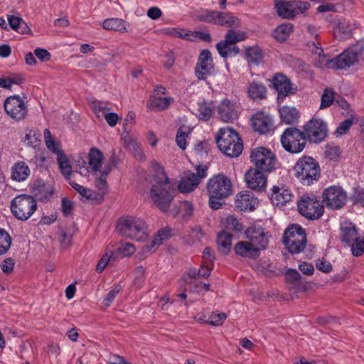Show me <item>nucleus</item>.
<instances>
[{"label": "nucleus", "instance_id": "obj_12", "mask_svg": "<svg viewBox=\"0 0 364 364\" xmlns=\"http://www.w3.org/2000/svg\"><path fill=\"white\" fill-rule=\"evenodd\" d=\"M364 59V45L358 43L333 58V69H345Z\"/></svg>", "mask_w": 364, "mask_h": 364}, {"label": "nucleus", "instance_id": "obj_11", "mask_svg": "<svg viewBox=\"0 0 364 364\" xmlns=\"http://www.w3.org/2000/svg\"><path fill=\"white\" fill-rule=\"evenodd\" d=\"M250 159L255 169L269 173L275 168V155L267 148L261 146L254 149L251 152Z\"/></svg>", "mask_w": 364, "mask_h": 364}, {"label": "nucleus", "instance_id": "obj_19", "mask_svg": "<svg viewBox=\"0 0 364 364\" xmlns=\"http://www.w3.org/2000/svg\"><path fill=\"white\" fill-rule=\"evenodd\" d=\"M264 173L255 168L249 169L245 175V180L248 188L256 191L264 190L267 185V177Z\"/></svg>", "mask_w": 364, "mask_h": 364}, {"label": "nucleus", "instance_id": "obj_15", "mask_svg": "<svg viewBox=\"0 0 364 364\" xmlns=\"http://www.w3.org/2000/svg\"><path fill=\"white\" fill-rule=\"evenodd\" d=\"M7 115L15 121L24 119L28 115V105L19 95H14L8 97L4 103Z\"/></svg>", "mask_w": 364, "mask_h": 364}, {"label": "nucleus", "instance_id": "obj_62", "mask_svg": "<svg viewBox=\"0 0 364 364\" xmlns=\"http://www.w3.org/2000/svg\"><path fill=\"white\" fill-rule=\"evenodd\" d=\"M164 32L166 34L174 37L185 38L188 36L185 30L178 28H167L164 29Z\"/></svg>", "mask_w": 364, "mask_h": 364}, {"label": "nucleus", "instance_id": "obj_39", "mask_svg": "<svg viewBox=\"0 0 364 364\" xmlns=\"http://www.w3.org/2000/svg\"><path fill=\"white\" fill-rule=\"evenodd\" d=\"M318 56L314 58V65L317 68L333 69V59L323 53L322 48H316Z\"/></svg>", "mask_w": 364, "mask_h": 364}, {"label": "nucleus", "instance_id": "obj_63", "mask_svg": "<svg viewBox=\"0 0 364 364\" xmlns=\"http://www.w3.org/2000/svg\"><path fill=\"white\" fill-rule=\"evenodd\" d=\"M228 225L235 231L240 232L243 230L242 224L233 216H228L226 219Z\"/></svg>", "mask_w": 364, "mask_h": 364}, {"label": "nucleus", "instance_id": "obj_35", "mask_svg": "<svg viewBox=\"0 0 364 364\" xmlns=\"http://www.w3.org/2000/svg\"><path fill=\"white\" fill-rule=\"evenodd\" d=\"M173 102V98L171 97H162L161 96L153 95L150 97L148 100L147 105L149 108L161 111L168 108Z\"/></svg>", "mask_w": 364, "mask_h": 364}, {"label": "nucleus", "instance_id": "obj_24", "mask_svg": "<svg viewBox=\"0 0 364 364\" xmlns=\"http://www.w3.org/2000/svg\"><path fill=\"white\" fill-rule=\"evenodd\" d=\"M333 28L334 36L337 39L343 41L351 36L355 25L350 24L345 18H336L333 21Z\"/></svg>", "mask_w": 364, "mask_h": 364}, {"label": "nucleus", "instance_id": "obj_59", "mask_svg": "<svg viewBox=\"0 0 364 364\" xmlns=\"http://www.w3.org/2000/svg\"><path fill=\"white\" fill-rule=\"evenodd\" d=\"M353 124V122L351 119H347L341 122L336 130V135L341 136L346 134L349 130Z\"/></svg>", "mask_w": 364, "mask_h": 364}, {"label": "nucleus", "instance_id": "obj_53", "mask_svg": "<svg viewBox=\"0 0 364 364\" xmlns=\"http://www.w3.org/2000/svg\"><path fill=\"white\" fill-rule=\"evenodd\" d=\"M136 251L134 245L130 242L121 243L117 249V252L122 257H129Z\"/></svg>", "mask_w": 364, "mask_h": 364}, {"label": "nucleus", "instance_id": "obj_16", "mask_svg": "<svg viewBox=\"0 0 364 364\" xmlns=\"http://www.w3.org/2000/svg\"><path fill=\"white\" fill-rule=\"evenodd\" d=\"M304 129L309 140L315 143L321 141L327 135V124L319 118L311 119Z\"/></svg>", "mask_w": 364, "mask_h": 364}, {"label": "nucleus", "instance_id": "obj_55", "mask_svg": "<svg viewBox=\"0 0 364 364\" xmlns=\"http://www.w3.org/2000/svg\"><path fill=\"white\" fill-rule=\"evenodd\" d=\"M286 280L292 284L294 286H297L299 283L301 275L298 271L293 269H289L285 273Z\"/></svg>", "mask_w": 364, "mask_h": 364}, {"label": "nucleus", "instance_id": "obj_33", "mask_svg": "<svg viewBox=\"0 0 364 364\" xmlns=\"http://www.w3.org/2000/svg\"><path fill=\"white\" fill-rule=\"evenodd\" d=\"M245 58L248 63L258 65L263 60V51L257 46L247 47L245 48Z\"/></svg>", "mask_w": 364, "mask_h": 364}, {"label": "nucleus", "instance_id": "obj_1", "mask_svg": "<svg viewBox=\"0 0 364 364\" xmlns=\"http://www.w3.org/2000/svg\"><path fill=\"white\" fill-rule=\"evenodd\" d=\"M207 191L210 207L218 210L223 204L222 200L232 193L231 181L223 174L213 176L208 181Z\"/></svg>", "mask_w": 364, "mask_h": 364}, {"label": "nucleus", "instance_id": "obj_20", "mask_svg": "<svg viewBox=\"0 0 364 364\" xmlns=\"http://www.w3.org/2000/svg\"><path fill=\"white\" fill-rule=\"evenodd\" d=\"M217 113L221 120L230 122L237 118L238 107L235 102L224 99L217 106Z\"/></svg>", "mask_w": 364, "mask_h": 364}, {"label": "nucleus", "instance_id": "obj_29", "mask_svg": "<svg viewBox=\"0 0 364 364\" xmlns=\"http://www.w3.org/2000/svg\"><path fill=\"white\" fill-rule=\"evenodd\" d=\"M340 230L341 240L349 245L358 237L355 225L348 220H343L341 223Z\"/></svg>", "mask_w": 364, "mask_h": 364}, {"label": "nucleus", "instance_id": "obj_54", "mask_svg": "<svg viewBox=\"0 0 364 364\" xmlns=\"http://www.w3.org/2000/svg\"><path fill=\"white\" fill-rule=\"evenodd\" d=\"M122 289V287L120 284L114 285L111 291L107 294V296L104 299L102 302L104 306H109Z\"/></svg>", "mask_w": 364, "mask_h": 364}, {"label": "nucleus", "instance_id": "obj_23", "mask_svg": "<svg viewBox=\"0 0 364 364\" xmlns=\"http://www.w3.org/2000/svg\"><path fill=\"white\" fill-rule=\"evenodd\" d=\"M262 249L250 241H240L234 247L236 255L245 258L256 259L259 257Z\"/></svg>", "mask_w": 364, "mask_h": 364}, {"label": "nucleus", "instance_id": "obj_32", "mask_svg": "<svg viewBox=\"0 0 364 364\" xmlns=\"http://www.w3.org/2000/svg\"><path fill=\"white\" fill-rule=\"evenodd\" d=\"M102 26L105 30H112L119 33H127L129 31L127 26L129 23L119 18H110L105 19Z\"/></svg>", "mask_w": 364, "mask_h": 364}, {"label": "nucleus", "instance_id": "obj_46", "mask_svg": "<svg viewBox=\"0 0 364 364\" xmlns=\"http://www.w3.org/2000/svg\"><path fill=\"white\" fill-rule=\"evenodd\" d=\"M196 114L200 119L208 120L213 115V109L210 105L206 102L198 103Z\"/></svg>", "mask_w": 364, "mask_h": 364}, {"label": "nucleus", "instance_id": "obj_5", "mask_svg": "<svg viewBox=\"0 0 364 364\" xmlns=\"http://www.w3.org/2000/svg\"><path fill=\"white\" fill-rule=\"evenodd\" d=\"M294 169L296 177L304 185L309 186L319 178V165L312 157L304 156L299 159Z\"/></svg>", "mask_w": 364, "mask_h": 364}, {"label": "nucleus", "instance_id": "obj_57", "mask_svg": "<svg viewBox=\"0 0 364 364\" xmlns=\"http://www.w3.org/2000/svg\"><path fill=\"white\" fill-rule=\"evenodd\" d=\"M226 318L227 315L225 313H212L209 316L210 324L214 326H220Z\"/></svg>", "mask_w": 364, "mask_h": 364}, {"label": "nucleus", "instance_id": "obj_44", "mask_svg": "<svg viewBox=\"0 0 364 364\" xmlns=\"http://www.w3.org/2000/svg\"><path fill=\"white\" fill-rule=\"evenodd\" d=\"M57 161L61 173L66 178L69 179L72 174V166L68 158L63 153H60L57 156Z\"/></svg>", "mask_w": 364, "mask_h": 364}, {"label": "nucleus", "instance_id": "obj_9", "mask_svg": "<svg viewBox=\"0 0 364 364\" xmlns=\"http://www.w3.org/2000/svg\"><path fill=\"white\" fill-rule=\"evenodd\" d=\"M37 203L31 196L21 194L16 196L11 202V211L18 220H28L36 210Z\"/></svg>", "mask_w": 364, "mask_h": 364}, {"label": "nucleus", "instance_id": "obj_27", "mask_svg": "<svg viewBox=\"0 0 364 364\" xmlns=\"http://www.w3.org/2000/svg\"><path fill=\"white\" fill-rule=\"evenodd\" d=\"M257 203V198L249 191H242L236 196L235 206L242 211L252 210Z\"/></svg>", "mask_w": 364, "mask_h": 364}, {"label": "nucleus", "instance_id": "obj_22", "mask_svg": "<svg viewBox=\"0 0 364 364\" xmlns=\"http://www.w3.org/2000/svg\"><path fill=\"white\" fill-rule=\"evenodd\" d=\"M252 126L255 132L267 134L272 129L273 121L268 114L258 112L252 117Z\"/></svg>", "mask_w": 364, "mask_h": 364}, {"label": "nucleus", "instance_id": "obj_18", "mask_svg": "<svg viewBox=\"0 0 364 364\" xmlns=\"http://www.w3.org/2000/svg\"><path fill=\"white\" fill-rule=\"evenodd\" d=\"M213 63L211 53L203 50L198 57L196 67V75L198 80H205L213 72Z\"/></svg>", "mask_w": 364, "mask_h": 364}, {"label": "nucleus", "instance_id": "obj_2", "mask_svg": "<svg viewBox=\"0 0 364 364\" xmlns=\"http://www.w3.org/2000/svg\"><path fill=\"white\" fill-rule=\"evenodd\" d=\"M118 232L136 241H145L150 231L146 222L137 217L126 216L121 218L117 225Z\"/></svg>", "mask_w": 364, "mask_h": 364}, {"label": "nucleus", "instance_id": "obj_14", "mask_svg": "<svg viewBox=\"0 0 364 364\" xmlns=\"http://www.w3.org/2000/svg\"><path fill=\"white\" fill-rule=\"evenodd\" d=\"M346 200L347 193L340 186H330L322 192V203L329 209H341Z\"/></svg>", "mask_w": 364, "mask_h": 364}, {"label": "nucleus", "instance_id": "obj_4", "mask_svg": "<svg viewBox=\"0 0 364 364\" xmlns=\"http://www.w3.org/2000/svg\"><path fill=\"white\" fill-rule=\"evenodd\" d=\"M216 143L219 149L230 157L238 156L243 149L242 139L232 129L220 128L216 134Z\"/></svg>", "mask_w": 364, "mask_h": 364}, {"label": "nucleus", "instance_id": "obj_17", "mask_svg": "<svg viewBox=\"0 0 364 364\" xmlns=\"http://www.w3.org/2000/svg\"><path fill=\"white\" fill-rule=\"evenodd\" d=\"M274 88L277 92V100L282 102L289 95L294 94L297 91V86L282 74H276L272 80Z\"/></svg>", "mask_w": 364, "mask_h": 364}, {"label": "nucleus", "instance_id": "obj_52", "mask_svg": "<svg viewBox=\"0 0 364 364\" xmlns=\"http://www.w3.org/2000/svg\"><path fill=\"white\" fill-rule=\"evenodd\" d=\"M350 245L352 254L355 257L360 256L364 252V233L362 237L358 236Z\"/></svg>", "mask_w": 364, "mask_h": 364}, {"label": "nucleus", "instance_id": "obj_49", "mask_svg": "<svg viewBox=\"0 0 364 364\" xmlns=\"http://www.w3.org/2000/svg\"><path fill=\"white\" fill-rule=\"evenodd\" d=\"M191 131L188 127H181L177 132L176 141L177 145L181 149H185L186 148L187 141L186 139L190 134Z\"/></svg>", "mask_w": 364, "mask_h": 364}, {"label": "nucleus", "instance_id": "obj_6", "mask_svg": "<svg viewBox=\"0 0 364 364\" xmlns=\"http://www.w3.org/2000/svg\"><path fill=\"white\" fill-rule=\"evenodd\" d=\"M196 18L200 21L225 26L232 28L241 26L240 20L229 13L201 9L196 13Z\"/></svg>", "mask_w": 364, "mask_h": 364}, {"label": "nucleus", "instance_id": "obj_31", "mask_svg": "<svg viewBox=\"0 0 364 364\" xmlns=\"http://www.w3.org/2000/svg\"><path fill=\"white\" fill-rule=\"evenodd\" d=\"M282 122L286 124H296L299 122V112L294 107L283 106L279 109Z\"/></svg>", "mask_w": 364, "mask_h": 364}, {"label": "nucleus", "instance_id": "obj_64", "mask_svg": "<svg viewBox=\"0 0 364 364\" xmlns=\"http://www.w3.org/2000/svg\"><path fill=\"white\" fill-rule=\"evenodd\" d=\"M108 364H132L125 360L123 357L117 355H111L108 358Z\"/></svg>", "mask_w": 364, "mask_h": 364}, {"label": "nucleus", "instance_id": "obj_13", "mask_svg": "<svg viewBox=\"0 0 364 364\" xmlns=\"http://www.w3.org/2000/svg\"><path fill=\"white\" fill-rule=\"evenodd\" d=\"M310 5L306 1L275 0L274 8L282 18L291 19L306 11Z\"/></svg>", "mask_w": 364, "mask_h": 364}, {"label": "nucleus", "instance_id": "obj_37", "mask_svg": "<svg viewBox=\"0 0 364 364\" xmlns=\"http://www.w3.org/2000/svg\"><path fill=\"white\" fill-rule=\"evenodd\" d=\"M232 235L222 231L218 235L217 244L218 250L223 254H228L231 248Z\"/></svg>", "mask_w": 364, "mask_h": 364}, {"label": "nucleus", "instance_id": "obj_3", "mask_svg": "<svg viewBox=\"0 0 364 364\" xmlns=\"http://www.w3.org/2000/svg\"><path fill=\"white\" fill-rule=\"evenodd\" d=\"M149 198L153 204L162 212H166L173 200L175 190L171 179L150 182Z\"/></svg>", "mask_w": 364, "mask_h": 364}, {"label": "nucleus", "instance_id": "obj_28", "mask_svg": "<svg viewBox=\"0 0 364 364\" xmlns=\"http://www.w3.org/2000/svg\"><path fill=\"white\" fill-rule=\"evenodd\" d=\"M31 170L25 161H16L11 168V178L17 182L25 181L30 176Z\"/></svg>", "mask_w": 364, "mask_h": 364}, {"label": "nucleus", "instance_id": "obj_60", "mask_svg": "<svg viewBox=\"0 0 364 364\" xmlns=\"http://www.w3.org/2000/svg\"><path fill=\"white\" fill-rule=\"evenodd\" d=\"M179 213L184 217L190 216L193 213V205L188 201H183L180 203L178 207Z\"/></svg>", "mask_w": 364, "mask_h": 364}, {"label": "nucleus", "instance_id": "obj_48", "mask_svg": "<svg viewBox=\"0 0 364 364\" xmlns=\"http://www.w3.org/2000/svg\"><path fill=\"white\" fill-rule=\"evenodd\" d=\"M11 245L10 235L4 229L0 228V255L8 252Z\"/></svg>", "mask_w": 364, "mask_h": 364}, {"label": "nucleus", "instance_id": "obj_40", "mask_svg": "<svg viewBox=\"0 0 364 364\" xmlns=\"http://www.w3.org/2000/svg\"><path fill=\"white\" fill-rule=\"evenodd\" d=\"M198 178L191 173L183 178L178 185L181 192L188 193L195 189L198 185Z\"/></svg>", "mask_w": 364, "mask_h": 364}, {"label": "nucleus", "instance_id": "obj_45", "mask_svg": "<svg viewBox=\"0 0 364 364\" xmlns=\"http://www.w3.org/2000/svg\"><path fill=\"white\" fill-rule=\"evenodd\" d=\"M90 106L92 110L99 119L103 118L106 113L110 111V109L108 108L106 103L97 100L90 101Z\"/></svg>", "mask_w": 364, "mask_h": 364}, {"label": "nucleus", "instance_id": "obj_34", "mask_svg": "<svg viewBox=\"0 0 364 364\" xmlns=\"http://www.w3.org/2000/svg\"><path fill=\"white\" fill-rule=\"evenodd\" d=\"M216 48L223 58L236 55L240 53L239 47L227 41L225 38L217 43Z\"/></svg>", "mask_w": 364, "mask_h": 364}, {"label": "nucleus", "instance_id": "obj_42", "mask_svg": "<svg viewBox=\"0 0 364 364\" xmlns=\"http://www.w3.org/2000/svg\"><path fill=\"white\" fill-rule=\"evenodd\" d=\"M247 38L245 31L235 29H230L225 36V38L230 43L236 45L237 43L244 41Z\"/></svg>", "mask_w": 364, "mask_h": 364}, {"label": "nucleus", "instance_id": "obj_43", "mask_svg": "<svg viewBox=\"0 0 364 364\" xmlns=\"http://www.w3.org/2000/svg\"><path fill=\"white\" fill-rule=\"evenodd\" d=\"M151 166L154 174L153 175L150 182L157 181H165L166 178H168L166 175L164 168L161 163L156 160L151 161Z\"/></svg>", "mask_w": 364, "mask_h": 364}, {"label": "nucleus", "instance_id": "obj_38", "mask_svg": "<svg viewBox=\"0 0 364 364\" xmlns=\"http://www.w3.org/2000/svg\"><path fill=\"white\" fill-rule=\"evenodd\" d=\"M7 19L13 30L21 33H28L31 32V29L27 26L22 18L14 15H9Z\"/></svg>", "mask_w": 364, "mask_h": 364}, {"label": "nucleus", "instance_id": "obj_56", "mask_svg": "<svg viewBox=\"0 0 364 364\" xmlns=\"http://www.w3.org/2000/svg\"><path fill=\"white\" fill-rule=\"evenodd\" d=\"M70 185L77 192L79 193L82 197L85 198L86 199H90L92 196V190L85 188L82 186L77 183L75 181H70Z\"/></svg>", "mask_w": 364, "mask_h": 364}, {"label": "nucleus", "instance_id": "obj_26", "mask_svg": "<svg viewBox=\"0 0 364 364\" xmlns=\"http://www.w3.org/2000/svg\"><path fill=\"white\" fill-rule=\"evenodd\" d=\"M270 199L275 205H284L291 200L292 191L287 186H273Z\"/></svg>", "mask_w": 364, "mask_h": 364}, {"label": "nucleus", "instance_id": "obj_36", "mask_svg": "<svg viewBox=\"0 0 364 364\" xmlns=\"http://www.w3.org/2000/svg\"><path fill=\"white\" fill-rule=\"evenodd\" d=\"M103 159L102 153L96 148H92L88 154V164L95 172H101Z\"/></svg>", "mask_w": 364, "mask_h": 364}, {"label": "nucleus", "instance_id": "obj_58", "mask_svg": "<svg viewBox=\"0 0 364 364\" xmlns=\"http://www.w3.org/2000/svg\"><path fill=\"white\" fill-rule=\"evenodd\" d=\"M14 259L11 257H8L1 263L0 267L4 273L9 274L14 270Z\"/></svg>", "mask_w": 364, "mask_h": 364}, {"label": "nucleus", "instance_id": "obj_30", "mask_svg": "<svg viewBox=\"0 0 364 364\" xmlns=\"http://www.w3.org/2000/svg\"><path fill=\"white\" fill-rule=\"evenodd\" d=\"M267 87L261 82L253 80L247 87L248 96L255 101H259L266 97Z\"/></svg>", "mask_w": 364, "mask_h": 364}, {"label": "nucleus", "instance_id": "obj_7", "mask_svg": "<svg viewBox=\"0 0 364 364\" xmlns=\"http://www.w3.org/2000/svg\"><path fill=\"white\" fill-rule=\"evenodd\" d=\"M283 243L291 254L302 252L306 245V236L304 229L299 225L289 226L284 232Z\"/></svg>", "mask_w": 364, "mask_h": 364}, {"label": "nucleus", "instance_id": "obj_61", "mask_svg": "<svg viewBox=\"0 0 364 364\" xmlns=\"http://www.w3.org/2000/svg\"><path fill=\"white\" fill-rule=\"evenodd\" d=\"M326 156L331 161H337L341 154L340 149L338 146L328 147L326 151Z\"/></svg>", "mask_w": 364, "mask_h": 364}, {"label": "nucleus", "instance_id": "obj_10", "mask_svg": "<svg viewBox=\"0 0 364 364\" xmlns=\"http://www.w3.org/2000/svg\"><path fill=\"white\" fill-rule=\"evenodd\" d=\"M306 143L305 133L296 127H289L284 130L281 136V144L288 152L298 154L303 151Z\"/></svg>", "mask_w": 364, "mask_h": 364}, {"label": "nucleus", "instance_id": "obj_47", "mask_svg": "<svg viewBox=\"0 0 364 364\" xmlns=\"http://www.w3.org/2000/svg\"><path fill=\"white\" fill-rule=\"evenodd\" d=\"M337 94L331 89L326 88L324 90L321 96V102L320 108L324 109L329 107L336 99Z\"/></svg>", "mask_w": 364, "mask_h": 364}, {"label": "nucleus", "instance_id": "obj_25", "mask_svg": "<svg viewBox=\"0 0 364 364\" xmlns=\"http://www.w3.org/2000/svg\"><path fill=\"white\" fill-rule=\"evenodd\" d=\"M171 236L169 230L162 229L159 230L149 245H145L141 248V251L137 254V257L139 260H143L147 256L148 253L151 252L155 248L159 247L163 241L166 240Z\"/></svg>", "mask_w": 364, "mask_h": 364}, {"label": "nucleus", "instance_id": "obj_8", "mask_svg": "<svg viewBox=\"0 0 364 364\" xmlns=\"http://www.w3.org/2000/svg\"><path fill=\"white\" fill-rule=\"evenodd\" d=\"M297 207L300 214L310 220L318 219L324 211L322 202L314 194L302 196L297 202Z\"/></svg>", "mask_w": 364, "mask_h": 364}, {"label": "nucleus", "instance_id": "obj_51", "mask_svg": "<svg viewBox=\"0 0 364 364\" xmlns=\"http://www.w3.org/2000/svg\"><path fill=\"white\" fill-rule=\"evenodd\" d=\"M115 259L116 257H114L112 250L107 248L105 255H102V258L96 266V271L98 272H102L107 267L108 262L111 259L114 260Z\"/></svg>", "mask_w": 364, "mask_h": 364}, {"label": "nucleus", "instance_id": "obj_21", "mask_svg": "<svg viewBox=\"0 0 364 364\" xmlns=\"http://www.w3.org/2000/svg\"><path fill=\"white\" fill-rule=\"evenodd\" d=\"M247 238L253 244L264 250L268 244V233L264 229L257 225H250L245 231Z\"/></svg>", "mask_w": 364, "mask_h": 364}, {"label": "nucleus", "instance_id": "obj_50", "mask_svg": "<svg viewBox=\"0 0 364 364\" xmlns=\"http://www.w3.org/2000/svg\"><path fill=\"white\" fill-rule=\"evenodd\" d=\"M41 134L36 129H27L24 136V142L28 146H36L40 141Z\"/></svg>", "mask_w": 364, "mask_h": 364}, {"label": "nucleus", "instance_id": "obj_41", "mask_svg": "<svg viewBox=\"0 0 364 364\" xmlns=\"http://www.w3.org/2000/svg\"><path fill=\"white\" fill-rule=\"evenodd\" d=\"M293 29V26L290 23H283L277 26L274 32V37L279 41H285Z\"/></svg>", "mask_w": 364, "mask_h": 364}]
</instances>
